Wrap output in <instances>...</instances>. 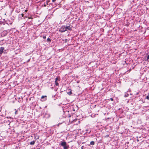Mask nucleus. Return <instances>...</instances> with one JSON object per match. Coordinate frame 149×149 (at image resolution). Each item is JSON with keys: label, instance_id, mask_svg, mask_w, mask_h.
<instances>
[{"label": "nucleus", "instance_id": "nucleus-1", "mask_svg": "<svg viewBox=\"0 0 149 149\" xmlns=\"http://www.w3.org/2000/svg\"><path fill=\"white\" fill-rule=\"evenodd\" d=\"M60 145L61 146L63 147L64 149H68L69 147V145L67 144L65 141H61Z\"/></svg>", "mask_w": 149, "mask_h": 149}, {"label": "nucleus", "instance_id": "nucleus-2", "mask_svg": "<svg viewBox=\"0 0 149 149\" xmlns=\"http://www.w3.org/2000/svg\"><path fill=\"white\" fill-rule=\"evenodd\" d=\"M66 31L65 26H62L59 30V31L61 32H63Z\"/></svg>", "mask_w": 149, "mask_h": 149}, {"label": "nucleus", "instance_id": "nucleus-3", "mask_svg": "<svg viewBox=\"0 0 149 149\" xmlns=\"http://www.w3.org/2000/svg\"><path fill=\"white\" fill-rule=\"evenodd\" d=\"M144 59L146 61H147L149 59V53L148 54H147L146 56L144 57Z\"/></svg>", "mask_w": 149, "mask_h": 149}, {"label": "nucleus", "instance_id": "nucleus-4", "mask_svg": "<svg viewBox=\"0 0 149 149\" xmlns=\"http://www.w3.org/2000/svg\"><path fill=\"white\" fill-rule=\"evenodd\" d=\"M65 28L66 31L68 30H71L72 27H71L70 26H65Z\"/></svg>", "mask_w": 149, "mask_h": 149}, {"label": "nucleus", "instance_id": "nucleus-5", "mask_svg": "<svg viewBox=\"0 0 149 149\" xmlns=\"http://www.w3.org/2000/svg\"><path fill=\"white\" fill-rule=\"evenodd\" d=\"M4 48L3 47H0V54H2Z\"/></svg>", "mask_w": 149, "mask_h": 149}, {"label": "nucleus", "instance_id": "nucleus-6", "mask_svg": "<svg viewBox=\"0 0 149 149\" xmlns=\"http://www.w3.org/2000/svg\"><path fill=\"white\" fill-rule=\"evenodd\" d=\"M58 80V78H55V84L56 86H58L59 85V84L57 81Z\"/></svg>", "mask_w": 149, "mask_h": 149}, {"label": "nucleus", "instance_id": "nucleus-7", "mask_svg": "<svg viewBox=\"0 0 149 149\" xmlns=\"http://www.w3.org/2000/svg\"><path fill=\"white\" fill-rule=\"evenodd\" d=\"M68 91L67 92V94L69 95H71L72 94L71 90V89H69Z\"/></svg>", "mask_w": 149, "mask_h": 149}, {"label": "nucleus", "instance_id": "nucleus-8", "mask_svg": "<svg viewBox=\"0 0 149 149\" xmlns=\"http://www.w3.org/2000/svg\"><path fill=\"white\" fill-rule=\"evenodd\" d=\"M90 144L91 145H93L95 144V142L92 141L90 142Z\"/></svg>", "mask_w": 149, "mask_h": 149}, {"label": "nucleus", "instance_id": "nucleus-9", "mask_svg": "<svg viewBox=\"0 0 149 149\" xmlns=\"http://www.w3.org/2000/svg\"><path fill=\"white\" fill-rule=\"evenodd\" d=\"M35 142L34 141H31L30 143V144L31 145H33L35 144Z\"/></svg>", "mask_w": 149, "mask_h": 149}, {"label": "nucleus", "instance_id": "nucleus-10", "mask_svg": "<svg viewBox=\"0 0 149 149\" xmlns=\"http://www.w3.org/2000/svg\"><path fill=\"white\" fill-rule=\"evenodd\" d=\"M51 40L49 38H48L47 39V41L49 42H51Z\"/></svg>", "mask_w": 149, "mask_h": 149}, {"label": "nucleus", "instance_id": "nucleus-11", "mask_svg": "<svg viewBox=\"0 0 149 149\" xmlns=\"http://www.w3.org/2000/svg\"><path fill=\"white\" fill-rule=\"evenodd\" d=\"M15 114L16 115L18 113V111L16 109H15Z\"/></svg>", "mask_w": 149, "mask_h": 149}, {"label": "nucleus", "instance_id": "nucleus-12", "mask_svg": "<svg viewBox=\"0 0 149 149\" xmlns=\"http://www.w3.org/2000/svg\"><path fill=\"white\" fill-rule=\"evenodd\" d=\"M46 97H47V96H46V95L42 96L41 97V98L42 99L44 98H46Z\"/></svg>", "mask_w": 149, "mask_h": 149}, {"label": "nucleus", "instance_id": "nucleus-13", "mask_svg": "<svg viewBox=\"0 0 149 149\" xmlns=\"http://www.w3.org/2000/svg\"><path fill=\"white\" fill-rule=\"evenodd\" d=\"M146 98L148 100H149V93H148V95H147L146 97Z\"/></svg>", "mask_w": 149, "mask_h": 149}, {"label": "nucleus", "instance_id": "nucleus-14", "mask_svg": "<svg viewBox=\"0 0 149 149\" xmlns=\"http://www.w3.org/2000/svg\"><path fill=\"white\" fill-rule=\"evenodd\" d=\"M42 38L44 39H45L46 38V36L45 35H44V36H42Z\"/></svg>", "mask_w": 149, "mask_h": 149}, {"label": "nucleus", "instance_id": "nucleus-15", "mask_svg": "<svg viewBox=\"0 0 149 149\" xmlns=\"http://www.w3.org/2000/svg\"><path fill=\"white\" fill-rule=\"evenodd\" d=\"M129 95L128 94H125V95L124 96L125 97H127Z\"/></svg>", "mask_w": 149, "mask_h": 149}, {"label": "nucleus", "instance_id": "nucleus-16", "mask_svg": "<svg viewBox=\"0 0 149 149\" xmlns=\"http://www.w3.org/2000/svg\"><path fill=\"white\" fill-rule=\"evenodd\" d=\"M56 0H52V2L53 3H54L55 2Z\"/></svg>", "mask_w": 149, "mask_h": 149}, {"label": "nucleus", "instance_id": "nucleus-17", "mask_svg": "<svg viewBox=\"0 0 149 149\" xmlns=\"http://www.w3.org/2000/svg\"><path fill=\"white\" fill-rule=\"evenodd\" d=\"M110 100L111 101H113V99L112 98H111L110 99Z\"/></svg>", "mask_w": 149, "mask_h": 149}, {"label": "nucleus", "instance_id": "nucleus-18", "mask_svg": "<svg viewBox=\"0 0 149 149\" xmlns=\"http://www.w3.org/2000/svg\"><path fill=\"white\" fill-rule=\"evenodd\" d=\"M84 148V146H83L81 147V149H83Z\"/></svg>", "mask_w": 149, "mask_h": 149}, {"label": "nucleus", "instance_id": "nucleus-19", "mask_svg": "<svg viewBox=\"0 0 149 149\" xmlns=\"http://www.w3.org/2000/svg\"><path fill=\"white\" fill-rule=\"evenodd\" d=\"M24 14H22L21 15H22V17H24Z\"/></svg>", "mask_w": 149, "mask_h": 149}, {"label": "nucleus", "instance_id": "nucleus-20", "mask_svg": "<svg viewBox=\"0 0 149 149\" xmlns=\"http://www.w3.org/2000/svg\"><path fill=\"white\" fill-rule=\"evenodd\" d=\"M27 11V10H25V11L26 12Z\"/></svg>", "mask_w": 149, "mask_h": 149}, {"label": "nucleus", "instance_id": "nucleus-21", "mask_svg": "<svg viewBox=\"0 0 149 149\" xmlns=\"http://www.w3.org/2000/svg\"><path fill=\"white\" fill-rule=\"evenodd\" d=\"M47 100V99H45V100H43V101H44Z\"/></svg>", "mask_w": 149, "mask_h": 149}, {"label": "nucleus", "instance_id": "nucleus-22", "mask_svg": "<svg viewBox=\"0 0 149 149\" xmlns=\"http://www.w3.org/2000/svg\"><path fill=\"white\" fill-rule=\"evenodd\" d=\"M39 137L38 136V137L37 138V139H39Z\"/></svg>", "mask_w": 149, "mask_h": 149}, {"label": "nucleus", "instance_id": "nucleus-23", "mask_svg": "<svg viewBox=\"0 0 149 149\" xmlns=\"http://www.w3.org/2000/svg\"><path fill=\"white\" fill-rule=\"evenodd\" d=\"M45 6H46V5H44Z\"/></svg>", "mask_w": 149, "mask_h": 149}, {"label": "nucleus", "instance_id": "nucleus-24", "mask_svg": "<svg viewBox=\"0 0 149 149\" xmlns=\"http://www.w3.org/2000/svg\"><path fill=\"white\" fill-rule=\"evenodd\" d=\"M42 36V35H41V36H40V37H42V36Z\"/></svg>", "mask_w": 149, "mask_h": 149}]
</instances>
